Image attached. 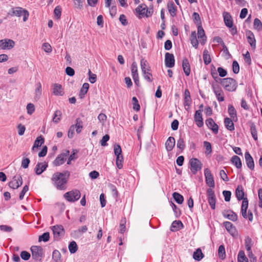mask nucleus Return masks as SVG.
<instances>
[{
  "mask_svg": "<svg viewBox=\"0 0 262 262\" xmlns=\"http://www.w3.org/2000/svg\"><path fill=\"white\" fill-rule=\"evenodd\" d=\"M204 176L207 185L210 187L213 188L215 186L214 181L211 171L208 168L204 170Z\"/></svg>",
  "mask_w": 262,
  "mask_h": 262,
  "instance_id": "nucleus-8",
  "label": "nucleus"
},
{
  "mask_svg": "<svg viewBox=\"0 0 262 262\" xmlns=\"http://www.w3.org/2000/svg\"><path fill=\"white\" fill-rule=\"evenodd\" d=\"M123 161V157L122 155L116 157V165L119 169H121L123 167L122 162Z\"/></svg>",
  "mask_w": 262,
  "mask_h": 262,
  "instance_id": "nucleus-57",
  "label": "nucleus"
},
{
  "mask_svg": "<svg viewBox=\"0 0 262 262\" xmlns=\"http://www.w3.org/2000/svg\"><path fill=\"white\" fill-rule=\"evenodd\" d=\"M23 184V179L20 175L13 177L12 180L9 182V186L13 189H17Z\"/></svg>",
  "mask_w": 262,
  "mask_h": 262,
  "instance_id": "nucleus-10",
  "label": "nucleus"
},
{
  "mask_svg": "<svg viewBox=\"0 0 262 262\" xmlns=\"http://www.w3.org/2000/svg\"><path fill=\"white\" fill-rule=\"evenodd\" d=\"M253 27L254 28L258 31H260L262 30V23L258 18H256L254 19Z\"/></svg>",
  "mask_w": 262,
  "mask_h": 262,
  "instance_id": "nucleus-44",
  "label": "nucleus"
},
{
  "mask_svg": "<svg viewBox=\"0 0 262 262\" xmlns=\"http://www.w3.org/2000/svg\"><path fill=\"white\" fill-rule=\"evenodd\" d=\"M219 256L222 259L225 257V250L223 245H220L218 249Z\"/></svg>",
  "mask_w": 262,
  "mask_h": 262,
  "instance_id": "nucleus-54",
  "label": "nucleus"
},
{
  "mask_svg": "<svg viewBox=\"0 0 262 262\" xmlns=\"http://www.w3.org/2000/svg\"><path fill=\"white\" fill-rule=\"evenodd\" d=\"M250 130L253 139L256 141L257 140V135L256 127L254 124H252L250 126Z\"/></svg>",
  "mask_w": 262,
  "mask_h": 262,
  "instance_id": "nucleus-58",
  "label": "nucleus"
},
{
  "mask_svg": "<svg viewBox=\"0 0 262 262\" xmlns=\"http://www.w3.org/2000/svg\"><path fill=\"white\" fill-rule=\"evenodd\" d=\"M238 262H248V259L246 256L245 253L243 251H240L238 254L237 256Z\"/></svg>",
  "mask_w": 262,
  "mask_h": 262,
  "instance_id": "nucleus-42",
  "label": "nucleus"
},
{
  "mask_svg": "<svg viewBox=\"0 0 262 262\" xmlns=\"http://www.w3.org/2000/svg\"><path fill=\"white\" fill-rule=\"evenodd\" d=\"M191 166V170L193 174L201 170L202 166L201 162L196 158H192L189 161Z\"/></svg>",
  "mask_w": 262,
  "mask_h": 262,
  "instance_id": "nucleus-7",
  "label": "nucleus"
},
{
  "mask_svg": "<svg viewBox=\"0 0 262 262\" xmlns=\"http://www.w3.org/2000/svg\"><path fill=\"white\" fill-rule=\"evenodd\" d=\"M165 148L167 151H170L172 150L175 145V139L172 137H169L165 142Z\"/></svg>",
  "mask_w": 262,
  "mask_h": 262,
  "instance_id": "nucleus-24",
  "label": "nucleus"
},
{
  "mask_svg": "<svg viewBox=\"0 0 262 262\" xmlns=\"http://www.w3.org/2000/svg\"><path fill=\"white\" fill-rule=\"evenodd\" d=\"M235 195L238 200H242L245 199L244 192L242 186L238 185L235 190Z\"/></svg>",
  "mask_w": 262,
  "mask_h": 262,
  "instance_id": "nucleus-31",
  "label": "nucleus"
},
{
  "mask_svg": "<svg viewBox=\"0 0 262 262\" xmlns=\"http://www.w3.org/2000/svg\"><path fill=\"white\" fill-rule=\"evenodd\" d=\"M114 150V154L116 157H118L120 155H122V150L121 146L119 145H115Z\"/></svg>",
  "mask_w": 262,
  "mask_h": 262,
  "instance_id": "nucleus-60",
  "label": "nucleus"
},
{
  "mask_svg": "<svg viewBox=\"0 0 262 262\" xmlns=\"http://www.w3.org/2000/svg\"><path fill=\"white\" fill-rule=\"evenodd\" d=\"M140 66L143 73H145L146 71H149L147 66V62L144 59H142L140 61Z\"/></svg>",
  "mask_w": 262,
  "mask_h": 262,
  "instance_id": "nucleus-49",
  "label": "nucleus"
},
{
  "mask_svg": "<svg viewBox=\"0 0 262 262\" xmlns=\"http://www.w3.org/2000/svg\"><path fill=\"white\" fill-rule=\"evenodd\" d=\"M182 67L186 76H189L190 72V68L188 59L186 58H184L182 62Z\"/></svg>",
  "mask_w": 262,
  "mask_h": 262,
  "instance_id": "nucleus-28",
  "label": "nucleus"
},
{
  "mask_svg": "<svg viewBox=\"0 0 262 262\" xmlns=\"http://www.w3.org/2000/svg\"><path fill=\"white\" fill-rule=\"evenodd\" d=\"M223 216L232 221H236L237 220V215L231 210H225L223 212Z\"/></svg>",
  "mask_w": 262,
  "mask_h": 262,
  "instance_id": "nucleus-21",
  "label": "nucleus"
},
{
  "mask_svg": "<svg viewBox=\"0 0 262 262\" xmlns=\"http://www.w3.org/2000/svg\"><path fill=\"white\" fill-rule=\"evenodd\" d=\"M75 128L76 132L78 134L81 132V129L82 128V121L79 118L76 119V123L75 126Z\"/></svg>",
  "mask_w": 262,
  "mask_h": 262,
  "instance_id": "nucleus-48",
  "label": "nucleus"
},
{
  "mask_svg": "<svg viewBox=\"0 0 262 262\" xmlns=\"http://www.w3.org/2000/svg\"><path fill=\"white\" fill-rule=\"evenodd\" d=\"M194 120L199 127H201L203 126L204 123L201 110L195 111L194 115Z\"/></svg>",
  "mask_w": 262,
  "mask_h": 262,
  "instance_id": "nucleus-14",
  "label": "nucleus"
},
{
  "mask_svg": "<svg viewBox=\"0 0 262 262\" xmlns=\"http://www.w3.org/2000/svg\"><path fill=\"white\" fill-rule=\"evenodd\" d=\"M66 159L63 158V156L59 155L54 160V165L56 166H59L65 162Z\"/></svg>",
  "mask_w": 262,
  "mask_h": 262,
  "instance_id": "nucleus-43",
  "label": "nucleus"
},
{
  "mask_svg": "<svg viewBox=\"0 0 262 262\" xmlns=\"http://www.w3.org/2000/svg\"><path fill=\"white\" fill-rule=\"evenodd\" d=\"M62 113L59 110H56L54 114L53 118V122L57 123H58L61 118Z\"/></svg>",
  "mask_w": 262,
  "mask_h": 262,
  "instance_id": "nucleus-38",
  "label": "nucleus"
},
{
  "mask_svg": "<svg viewBox=\"0 0 262 262\" xmlns=\"http://www.w3.org/2000/svg\"><path fill=\"white\" fill-rule=\"evenodd\" d=\"M172 196H173L174 200L176 201V202L177 203L181 204L183 202V201H184L183 196L181 194H179V193L174 192L172 194Z\"/></svg>",
  "mask_w": 262,
  "mask_h": 262,
  "instance_id": "nucleus-45",
  "label": "nucleus"
},
{
  "mask_svg": "<svg viewBox=\"0 0 262 262\" xmlns=\"http://www.w3.org/2000/svg\"><path fill=\"white\" fill-rule=\"evenodd\" d=\"M204 257V254H203L202 250L201 249L198 248L194 252L193 254V258L198 261H200Z\"/></svg>",
  "mask_w": 262,
  "mask_h": 262,
  "instance_id": "nucleus-35",
  "label": "nucleus"
},
{
  "mask_svg": "<svg viewBox=\"0 0 262 262\" xmlns=\"http://www.w3.org/2000/svg\"><path fill=\"white\" fill-rule=\"evenodd\" d=\"M228 112L230 117L234 120L236 119V111L232 105H228Z\"/></svg>",
  "mask_w": 262,
  "mask_h": 262,
  "instance_id": "nucleus-37",
  "label": "nucleus"
},
{
  "mask_svg": "<svg viewBox=\"0 0 262 262\" xmlns=\"http://www.w3.org/2000/svg\"><path fill=\"white\" fill-rule=\"evenodd\" d=\"M167 6L170 15L172 17L175 16L176 15L177 8L174 3L172 1H169L167 3Z\"/></svg>",
  "mask_w": 262,
  "mask_h": 262,
  "instance_id": "nucleus-26",
  "label": "nucleus"
},
{
  "mask_svg": "<svg viewBox=\"0 0 262 262\" xmlns=\"http://www.w3.org/2000/svg\"><path fill=\"white\" fill-rule=\"evenodd\" d=\"M43 142L44 139L41 136L38 137L35 140L32 150H34L36 148H38L39 147L41 146Z\"/></svg>",
  "mask_w": 262,
  "mask_h": 262,
  "instance_id": "nucleus-33",
  "label": "nucleus"
},
{
  "mask_svg": "<svg viewBox=\"0 0 262 262\" xmlns=\"http://www.w3.org/2000/svg\"><path fill=\"white\" fill-rule=\"evenodd\" d=\"M15 46V42L13 40L5 38L0 40V49L3 50H11Z\"/></svg>",
  "mask_w": 262,
  "mask_h": 262,
  "instance_id": "nucleus-6",
  "label": "nucleus"
},
{
  "mask_svg": "<svg viewBox=\"0 0 262 262\" xmlns=\"http://www.w3.org/2000/svg\"><path fill=\"white\" fill-rule=\"evenodd\" d=\"M245 158L248 167L251 170H253L254 168V161L253 158L251 157L249 152H246L245 153Z\"/></svg>",
  "mask_w": 262,
  "mask_h": 262,
  "instance_id": "nucleus-20",
  "label": "nucleus"
},
{
  "mask_svg": "<svg viewBox=\"0 0 262 262\" xmlns=\"http://www.w3.org/2000/svg\"><path fill=\"white\" fill-rule=\"evenodd\" d=\"M131 73L132 77H137L138 76V67H137V64L136 62H133L131 66Z\"/></svg>",
  "mask_w": 262,
  "mask_h": 262,
  "instance_id": "nucleus-41",
  "label": "nucleus"
},
{
  "mask_svg": "<svg viewBox=\"0 0 262 262\" xmlns=\"http://www.w3.org/2000/svg\"><path fill=\"white\" fill-rule=\"evenodd\" d=\"M248 207V201L247 198L243 200L241 206V212L242 216L245 219H247V210Z\"/></svg>",
  "mask_w": 262,
  "mask_h": 262,
  "instance_id": "nucleus-23",
  "label": "nucleus"
},
{
  "mask_svg": "<svg viewBox=\"0 0 262 262\" xmlns=\"http://www.w3.org/2000/svg\"><path fill=\"white\" fill-rule=\"evenodd\" d=\"M174 57L172 54L166 53L165 55V66L168 68H172L174 66Z\"/></svg>",
  "mask_w": 262,
  "mask_h": 262,
  "instance_id": "nucleus-13",
  "label": "nucleus"
},
{
  "mask_svg": "<svg viewBox=\"0 0 262 262\" xmlns=\"http://www.w3.org/2000/svg\"><path fill=\"white\" fill-rule=\"evenodd\" d=\"M233 119L226 117L224 119V123L226 128L230 131L234 130V125L233 122Z\"/></svg>",
  "mask_w": 262,
  "mask_h": 262,
  "instance_id": "nucleus-29",
  "label": "nucleus"
},
{
  "mask_svg": "<svg viewBox=\"0 0 262 262\" xmlns=\"http://www.w3.org/2000/svg\"><path fill=\"white\" fill-rule=\"evenodd\" d=\"M133 109L138 112L140 109V106L139 104L138 100L136 97H133L132 98Z\"/></svg>",
  "mask_w": 262,
  "mask_h": 262,
  "instance_id": "nucleus-53",
  "label": "nucleus"
},
{
  "mask_svg": "<svg viewBox=\"0 0 262 262\" xmlns=\"http://www.w3.org/2000/svg\"><path fill=\"white\" fill-rule=\"evenodd\" d=\"M52 258L55 262H62L61 254L58 250H54L53 252Z\"/></svg>",
  "mask_w": 262,
  "mask_h": 262,
  "instance_id": "nucleus-40",
  "label": "nucleus"
},
{
  "mask_svg": "<svg viewBox=\"0 0 262 262\" xmlns=\"http://www.w3.org/2000/svg\"><path fill=\"white\" fill-rule=\"evenodd\" d=\"M50 238V234L49 232H45L43 233L41 235L39 236L38 241L39 242L43 241L47 242L49 240Z\"/></svg>",
  "mask_w": 262,
  "mask_h": 262,
  "instance_id": "nucleus-56",
  "label": "nucleus"
},
{
  "mask_svg": "<svg viewBox=\"0 0 262 262\" xmlns=\"http://www.w3.org/2000/svg\"><path fill=\"white\" fill-rule=\"evenodd\" d=\"M192 17L195 23L197 26L201 25V21L199 14L196 12H194L192 14Z\"/></svg>",
  "mask_w": 262,
  "mask_h": 262,
  "instance_id": "nucleus-59",
  "label": "nucleus"
},
{
  "mask_svg": "<svg viewBox=\"0 0 262 262\" xmlns=\"http://www.w3.org/2000/svg\"><path fill=\"white\" fill-rule=\"evenodd\" d=\"M206 124L215 134H216L218 133L219 126L212 118L207 119L206 120Z\"/></svg>",
  "mask_w": 262,
  "mask_h": 262,
  "instance_id": "nucleus-16",
  "label": "nucleus"
},
{
  "mask_svg": "<svg viewBox=\"0 0 262 262\" xmlns=\"http://www.w3.org/2000/svg\"><path fill=\"white\" fill-rule=\"evenodd\" d=\"M221 83L224 88L228 91H235L237 87V83L233 78H226L221 79Z\"/></svg>",
  "mask_w": 262,
  "mask_h": 262,
  "instance_id": "nucleus-2",
  "label": "nucleus"
},
{
  "mask_svg": "<svg viewBox=\"0 0 262 262\" xmlns=\"http://www.w3.org/2000/svg\"><path fill=\"white\" fill-rule=\"evenodd\" d=\"M212 86L217 100L220 102L223 101L224 100V93L220 86L217 84H212Z\"/></svg>",
  "mask_w": 262,
  "mask_h": 262,
  "instance_id": "nucleus-12",
  "label": "nucleus"
},
{
  "mask_svg": "<svg viewBox=\"0 0 262 262\" xmlns=\"http://www.w3.org/2000/svg\"><path fill=\"white\" fill-rule=\"evenodd\" d=\"M204 147H205L206 151L205 154L209 155L212 152V148L211 144L208 141H204L203 143Z\"/></svg>",
  "mask_w": 262,
  "mask_h": 262,
  "instance_id": "nucleus-52",
  "label": "nucleus"
},
{
  "mask_svg": "<svg viewBox=\"0 0 262 262\" xmlns=\"http://www.w3.org/2000/svg\"><path fill=\"white\" fill-rule=\"evenodd\" d=\"M9 14L11 15V16H16L17 17L23 16L24 21H27L29 15V12L27 10L24 9L22 8L19 7L12 8L11 13H9Z\"/></svg>",
  "mask_w": 262,
  "mask_h": 262,
  "instance_id": "nucleus-3",
  "label": "nucleus"
},
{
  "mask_svg": "<svg viewBox=\"0 0 262 262\" xmlns=\"http://www.w3.org/2000/svg\"><path fill=\"white\" fill-rule=\"evenodd\" d=\"M136 11L139 14H145L147 11V6L145 4L140 5L136 9Z\"/></svg>",
  "mask_w": 262,
  "mask_h": 262,
  "instance_id": "nucleus-39",
  "label": "nucleus"
},
{
  "mask_svg": "<svg viewBox=\"0 0 262 262\" xmlns=\"http://www.w3.org/2000/svg\"><path fill=\"white\" fill-rule=\"evenodd\" d=\"M69 249L71 253H74L77 251L78 247L75 241H72L70 243L69 245Z\"/></svg>",
  "mask_w": 262,
  "mask_h": 262,
  "instance_id": "nucleus-46",
  "label": "nucleus"
},
{
  "mask_svg": "<svg viewBox=\"0 0 262 262\" xmlns=\"http://www.w3.org/2000/svg\"><path fill=\"white\" fill-rule=\"evenodd\" d=\"M183 227L182 223L180 221H174L172 222L170 230L172 231H177Z\"/></svg>",
  "mask_w": 262,
  "mask_h": 262,
  "instance_id": "nucleus-30",
  "label": "nucleus"
},
{
  "mask_svg": "<svg viewBox=\"0 0 262 262\" xmlns=\"http://www.w3.org/2000/svg\"><path fill=\"white\" fill-rule=\"evenodd\" d=\"M252 246V239L248 237L245 239V247L247 252L252 251L251 247Z\"/></svg>",
  "mask_w": 262,
  "mask_h": 262,
  "instance_id": "nucleus-51",
  "label": "nucleus"
},
{
  "mask_svg": "<svg viewBox=\"0 0 262 262\" xmlns=\"http://www.w3.org/2000/svg\"><path fill=\"white\" fill-rule=\"evenodd\" d=\"M191 103V99L188 90L186 89L184 91V105L186 110H188Z\"/></svg>",
  "mask_w": 262,
  "mask_h": 262,
  "instance_id": "nucleus-17",
  "label": "nucleus"
},
{
  "mask_svg": "<svg viewBox=\"0 0 262 262\" xmlns=\"http://www.w3.org/2000/svg\"><path fill=\"white\" fill-rule=\"evenodd\" d=\"M42 95L41 84L40 82H38L36 84V88L34 91V99L35 101H38Z\"/></svg>",
  "mask_w": 262,
  "mask_h": 262,
  "instance_id": "nucleus-22",
  "label": "nucleus"
},
{
  "mask_svg": "<svg viewBox=\"0 0 262 262\" xmlns=\"http://www.w3.org/2000/svg\"><path fill=\"white\" fill-rule=\"evenodd\" d=\"M246 35L249 43L251 48L255 49L256 48V40L253 32L250 30H248L246 32Z\"/></svg>",
  "mask_w": 262,
  "mask_h": 262,
  "instance_id": "nucleus-15",
  "label": "nucleus"
},
{
  "mask_svg": "<svg viewBox=\"0 0 262 262\" xmlns=\"http://www.w3.org/2000/svg\"><path fill=\"white\" fill-rule=\"evenodd\" d=\"M198 35L201 43L202 45H204L206 40V37L202 25L198 26Z\"/></svg>",
  "mask_w": 262,
  "mask_h": 262,
  "instance_id": "nucleus-18",
  "label": "nucleus"
},
{
  "mask_svg": "<svg viewBox=\"0 0 262 262\" xmlns=\"http://www.w3.org/2000/svg\"><path fill=\"white\" fill-rule=\"evenodd\" d=\"M70 176V172L66 171L64 172H56L51 178L53 185L59 190H63L67 188L66 184Z\"/></svg>",
  "mask_w": 262,
  "mask_h": 262,
  "instance_id": "nucleus-1",
  "label": "nucleus"
},
{
  "mask_svg": "<svg viewBox=\"0 0 262 262\" xmlns=\"http://www.w3.org/2000/svg\"><path fill=\"white\" fill-rule=\"evenodd\" d=\"M190 39L192 46L195 49L198 48L199 42L196 38V34L195 31H193L191 32Z\"/></svg>",
  "mask_w": 262,
  "mask_h": 262,
  "instance_id": "nucleus-32",
  "label": "nucleus"
},
{
  "mask_svg": "<svg viewBox=\"0 0 262 262\" xmlns=\"http://www.w3.org/2000/svg\"><path fill=\"white\" fill-rule=\"evenodd\" d=\"M232 70L234 74H237L239 71V66L236 61H234L232 63Z\"/></svg>",
  "mask_w": 262,
  "mask_h": 262,
  "instance_id": "nucleus-62",
  "label": "nucleus"
},
{
  "mask_svg": "<svg viewBox=\"0 0 262 262\" xmlns=\"http://www.w3.org/2000/svg\"><path fill=\"white\" fill-rule=\"evenodd\" d=\"M223 15L226 26L228 28H231L233 26V20L230 13L227 12H224Z\"/></svg>",
  "mask_w": 262,
  "mask_h": 262,
  "instance_id": "nucleus-19",
  "label": "nucleus"
},
{
  "mask_svg": "<svg viewBox=\"0 0 262 262\" xmlns=\"http://www.w3.org/2000/svg\"><path fill=\"white\" fill-rule=\"evenodd\" d=\"M54 238L59 239L64 234V230L62 225H55L52 227Z\"/></svg>",
  "mask_w": 262,
  "mask_h": 262,
  "instance_id": "nucleus-11",
  "label": "nucleus"
},
{
  "mask_svg": "<svg viewBox=\"0 0 262 262\" xmlns=\"http://www.w3.org/2000/svg\"><path fill=\"white\" fill-rule=\"evenodd\" d=\"M88 75H89V80L91 83H94L97 80V76L95 74H93L91 72V70H89L88 72Z\"/></svg>",
  "mask_w": 262,
  "mask_h": 262,
  "instance_id": "nucleus-55",
  "label": "nucleus"
},
{
  "mask_svg": "<svg viewBox=\"0 0 262 262\" xmlns=\"http://www.w3.org/2000/svg\"><path fill=\"white\" fill-rule=\"evenodd\" d=\"M53 93L56 96L63 95L64 92L62 86L58 83L54 84L53 85Z\"/></svg>",
  "mask_w": 262,
  "mask_h": 262,
  "instance_id": "nucleus-25",
  "label": "nucleus"
},
{
  "mask_svg": "<svg viewBox=\"0 0 262 262\" xmlns=\"http://www.w3.org/2000/svg\"><path fill=\"white\" fill-rule=\"evenodd\" d=\"M32 258L36 261H40L42 257V248L41 247L33 246L31 248Z\"/></svg>",
  "mask_w": 262,
  "mask_h": 262,
  "instance_id": "nucleus-5",
  "label": "nucleus"
},
{
  "mask_svg": "<svg viewBox=\"0 0 262 262\" xmlns=\"http://www.w3.org/2000/svg\"><path fill=\"white\" fill-rule=\"evenodd\" d=\"M207 195L208 203L212 209L215 208L216 199L214 192L212 188H208L207 190Z\"/></svg>",
  "mask_w": 262,
  "mask_h": 262,
  "instance_id": "nucleus-9",
  "label": "nucleus"
},
{
  "mask_svg": "<svg viewBox=\"0 0 262 262\" xmlns=\"http://www.w3.org/2000/svg\"><path fill=\"white\" fill-rule=\"evenodd\" d=\"M63 196L68 202H74L80 199L81 194L78 190L74 189L65 193Z\"/></svg>",
  "mask_w": 262,
  "mask_h": 262,
  "instance_id": "nucleus-4",
  "label": "nucleus"
},
{
  "mask_svg": "<svg viewBox=\"0 0 262 262\" xmlns=\"http://www.w3.org/2000/svg\"><path fill=\"white\" fill-rule=\"evenodd\" d=\"M224 225L225 227L226 230L230 233H233L234 230V227L233 224L229 222H225L224 223Z\"/></svg>",
  "mask_w": 262,
  "mask_h": 262,
  "instance_id": "nucleus-47",
  "label": "nucleus"
},
{
  "mask_svg": "<svg viewBox=\"0 0 262 262\" xmlns=\"http://www.w3.org/2000/svg\"><path fill=\"white\" fill-rule=\"evenodd\" d=\"M42 49L47 53H50L52 52V47L51 45L47 42L42 45Z\"/></svg>",
  "mask_w": 262,
  "mask_h": 262,
  "instance_id": "nucleus-64",
  "label": "nucleus"
},
{
  "mask_svg": "<svg viewBox=\"0 0 262 262\" xmlns=\"http://www.w3.org/2000/svg\"><path fill=\"white\" fill-rule=\"evenodd\" d=\"M48 166V164L46 163H38L35 168V172L37 174H40L44 171Z\"/></svg>",
  "mask_w": 262,
  "mask_h": 262,
  "instance_id": "nucleus-27",
  "label": "nucleus"
},
{
  "mask_svg": "<svg viewBox=\"0 0 262 262\" xmlns=\"http://www.w3.org/2000/svg\"><path fill=\"white\" fill-rule=\"evenodd\" d=\"M20 256L21 258L25 260H29L31 256L30 254L26 251L21 252Z\"/></svg>",
  "mask_w": 262,
  "mask_h": 262,
  "instance_id": "nucleus-61",
  "label": "nucleus"
},
{
  "mask_svg": "<svg viewBox=\"0 0 262 262\" xmlns=\"http://www.w3.org/2000/svg\"><path fill=\"white\" fill-rule=\"evenodd\" d=\"M177 146L178 148L181 149V150H183L185 147L184 141L183 138H179L177 141Z\"/></svg>",
  "mask_w": 262,
  "mask_h": 262,
  "instance_id": "nucleus-63",
  "label": "nucleus"
},
{
  "mask_svg": "<svg viewBox=\"0 0 262 262\" xmlns=\"http://www.w3.org/2000/svg\"><path fill=\"white\" fill-rule=\"evenodd\" d=\"M231 161L237 168H241L242 164L240 158L237 156H234L232 157Z\"/></svg>",
  "mask_w": 262,
  "mask_h": 262,
  "instance_id": "nucleus-34",
  "label": "nucleus"
},
{
  "mask_svg": "<svg viewBox=\"0 0 262 262\" xmlns=\"http://www.w3.org/2000/svg\"><path fill=\"white\" fill-rule=\"evenodd\" d=\"M89 88V84L88 83H83L82 87L80 90V96L82 98V95H84L88 92Z\"/></svg>",
  "mask_w": 262,
  "mask_h": 262,
  "instance_id": "nucleus-50",
  "label": "nucleus"
},
{
  "mask_svg": "<svg viewBox=\"0 0 262 262\" xmlns=\"http://www.w3.org/2000/svg\"><path fill=\"white\" fill-rule=\"evenodd\" d=\"M203 57L204 63L206 65H208V64H209L211 62V57L209 54V52L207 50L205 49L204 50Z\"/></svg>",
  "mask_w": 262,
  "mask_h": 262,
  "instance_id": "nucleus-36",
  "label": "nucleus"
}]
</instances>
